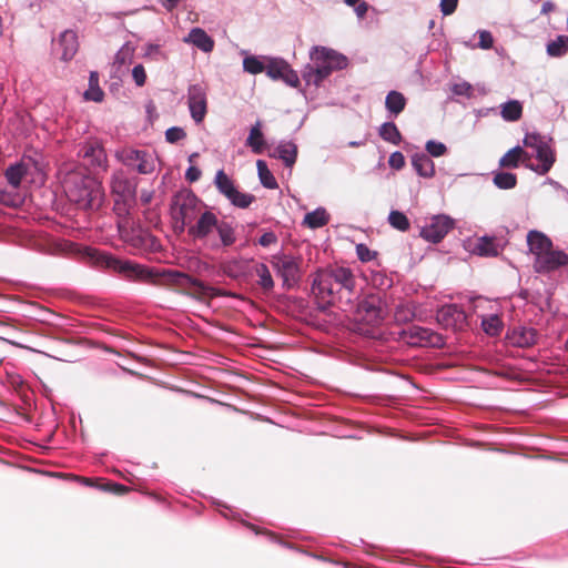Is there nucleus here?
<instances>
[{"label": "nucleus", "mask_w": 568, "mask_h": 568, "mask_svg": "<svg viewBox=\"0 0 568 568\" xmlns=\"http://www.w3.org/2000/svg\"><path fill=\"white\" fill-rule=\"evenodd\" d=\"M276 152L286 166L292 168L296 162L297 146L293 142L281 143Z\"/></svg>", "instance_id": "cd10ccee"}, {"label": "nucleus", "mask_w": 568, "mask_h": 568, "mask_svg": "<svg viewBox=\"0 0 568 568\" xmlns=\"http://www.w3.org/2000/svg\"><path fill=\"white\" fill-rule=\"evenodd\" d=\"M114 267L130 278L142 280L151 275L149 270L131 262L114 261Z\"/></svg>", "instance_id": "5701e85b"}, {"label": "nucleus", "mask_w": 568, "mask_h": 568, "mask_svg": "<svg viewBox=\"0 0 568 568\" xmlns=\"http://www.w3.org/2000/svg\"><path fill=\"white\" fill-rule=\"evenodd\" d=\"M388 223L395 230L400 232H406L410 227V222L408 217L400 211L393 210L388 215Z\"/></svg>", "instance_id": "4c0bfd02"}, {"label": "nucleus", "mask_w": 568, "mask_h": 568, "mask_svg": "<svg viewBox=\"0 0 568 568\" xmlns=\"http://www.w3.org/2000/svg\"><path fill=\"white\" fill-rule=\"evenodd\" d=\"M458 6V0H440L439 7L444 16L453 14Z\"/></svg>", "instance_id": "5fc2aeb1"}, {"label": "nucleus", "mask_w": 568, "mask_h": 568, "mask_svg": "<svg viewBox=\"0 0 568 568\" xmlns=\"http://www.w3.org/2000/svg\"><path fill=\"white\" fill-rule=\"evenodd\" d=\"M162 276L169 284L179 286V287H190L194 277L190 276L186 273L179 272L175 270H166L163 271Z\"/></svg>", "instance_id": "c85d7f7f"}, {"label": "nucleus", "mask_w": 568, "mask_h": 568, "mask_svg": "<svg viewBox=\"0 0 568 568\" xmlns=\"http://www.w3.org/2000/svg\"><path fill=\"white\" fill-rule=\"evenodd\" d=\"M356 278L348 267L331 266L313 274L312 293L320 308L338 305L346 311L355 296Z\"/></svg>", "instance_id": "f257e3e1"}, {"label": "nucleus", "mask_w": 568, "mask_h": 568, "mask_svg": "<svg viewBox=\"0 0 568 568\" xmlns=\"http://www.w3.org/2000/svg\"><path fill=\"white\" fill-rule=\"evenodd\" d=\"M190 287L193 288V292L190 293L192 297H195L197 300H203L206 296H212L214 293V288L205 285L203 282H201L197 278H193Z\"/></svg>", "instance_id": "37998d69"}, {"label": "nucleus", "mask_w": 568, "mask_h": 568, "mask_svg": "<svg viewBox=\"0 0 568 568\" xmlns=\"http://www.w3.org/2000/svg\"><path fill=\"white\" fill-rule=\"evenodd\" d=\"M256 166L262 185L270 190L277 189L278 184L276 182V179L268 170L267 164L263 160H257Z\"/></svg>", "instance_id": "473e14b6"}, {"label": "nucleus", "mask_w": 568, "mask_h": 568, "mask_svg": "<svg viewBox=\"0 0 568 568\" xmlns=\"http://www.w3.org/2000/svg\"><path fill=\"white\" fill-rule=\"evenodd\" d=\"M255 275L258 277V285L264 293H270L274 288V281L268 267L264 263H256L253 267Z\"/></svg>", "instance_id": "393cba45"}, {"label": "nucleus", "mask_w": 568, "mask_h": 568, "mask_svg": "<svg viewBox=\"0 0 568 568\" xmlns=\"http://www.w3.org/2000/svg\"><path fill=\"white\" fill-rule=\"evenodd\" d=\"M185 178L190 182H195L201 178V170L196 166H190L186 170Z\"/></svg>", "instance_id": "bf43d9fd"}, {"label": "nucleus", "mask_w": 568, "mask_h": 568, "mask_svg": "<svg viewBox=\"0 0 568 568\" xmlns=\"http://www.w3.org/2000/svg\"><path fill=\"white\" fill-rule=\"evenodd\" d=\"M523 115V105L517 100H510L501 105V116L506 121H518Z\"/></svg>", "instance_id": "7c9ffc66"}, {"label": "nucleus", "mask_w": 568, "mask_h": 568, "mask_svg": "<svg viewBox=\"0 0 568 568\" xmlns=\"http://www.w3.org/2000/svg\"><path fill=\"white\" fill-rule=\"evenodd\" d=\"M214 183L219 192L236 207L246 209L255 201L253 194L239 191L223 170L216 172Z\"/></svg>", "instance_id": "0eeeda50"}, {"label": "nucleus", "mask_w": 568, "mask_h": 568, "mask_svg": "<svg viewBox=\"0 0 568 568\" xmlns=\"http://www.w3.org/2000/svg\"><path fill=\"white\" fill-rule=\"evenodd\" d=\"M527 243L535 258L552 246L551 240L539 231H530L527 235Z\"/></svg>", "instance_id": "a211bd4d"}, {"label": "nucleus", "mask_w": 568, "mask_h": 568, "mask_svg": "<svg viewBox=\"0 0 568 568\" xmlns=\"http://www.w3.org/2000/svg\"><path fill=\"white\" fill-rule=\"evenodd\" d=\"M282 80L291 87L296 88L300 83L297 73L288 65L284 72Z\"/></svg>", "instance_id": "864d4df0"}, {"label": "nucleus", "mask_w": 568, "mask_h": 568, "mask_svg": "<svg viewBox=\"0 0 568 568\" xmlns=\"http://www.w3.org/2000/svg\"><path fill=\"white\" fill-rule=\"evenodd\" d=\"M356 253L362 262H369L374 260L377 255L376 252L371 251L365 244H358L356 246Z\"/></svg>", "instance_id": "09e8293b"}, {"label": "nucleus", "mask_w": 568, "mask_h": 568, "mask_svg": "<svg viewBox=\"0 0 568 568\" xmlns=\"http://www.w3.org/2000/svg\"><path fill=\"white\" fill-rule=\"evenodd\" d=\"M474 251L480 256H496L498 254L495 240L487 236L478 239Z\"/></svg>", "instance_id": "72a5a7b5"}, {"label": "nucleus", "mask_w": 568, "mask_h": 568, "mask_svg": "<svg viewBox=\"0 0 568 568\" xmlns=\"http://www.w3.org/2000/svg\"><path fill=\"white\" fill-rule=\"evenodd\" d=\"M552 139H546L538 133H529L524 138V146L534 150V156L538 163L532 171L538 175H546L556 162V150L551 145Z\"/></svg>", "instance_id": "39448f33"}, {"label": "nucleus", "mask_w": 568, "mask_h": 568, "mask_svg": "<svg viewBox=\"0 0 568 568\" xmlns=\"http://www.w3.org/2000/svg\"><path fill=\"white\" fill-rule=\"evenodd\" d=\"M243 68L251 74H257L265 70L263 62L255 57H247L243 61Z\"/></svg>", "instance_id": "c03bdc74"}, {"label": "nucleus", "mask_w": 568, "mask_h": 568, "mask_svg": "<svg viewBox=\"0 0 568 568\" xmlns=\"http://www.w3.org/2000/svg\"><path fill=\"white\" fill-rule=\"evenodd\" d=\"M534 154L528 153L524 150L523 158L520 160V163H523L527 169H530L532 171V168H535L536 164L531 162Z\"/></svg>", "instance_id": "680f3d73"}, {"label": "nucleus", "mask_w": 568, "mask_h": 568, "mask_svg": "<svg viewBox=\"0 0 568 568\" xmlns=\"http://www.w3.org/2000/svg\"><path fill=\"white\" fill-rule=\"evenodd\" d=\"M187 99L192 119L196 123H201L204 120L207 112L206 93L201 87L193 85L189 90Z\"/></svg>", "instance_id": "2eb2a0df"}, {"label": "nucleus", "mask_w": 568, "mask_h": 568, "mask_svg": "<svg viewBox=\"0 0 568 568\" xmlns=\"http://www.w3.org/2000/svg\"><path fill=\"white\" fill-rule=\"evenodd\" d=\"M185 41L204 52H211L214 48V40L201 28L192 29Z\"/></svg>", "instance_id": "412c9836"}, {"label": "nucleus", "mask_w": 568, "mask_h": 568, "mask_svg": "<svg viewBox=\"0 0 568 568\" xmlns=\"http://www.w3.org/2000/svg\"><path fill=\"white\" fill-rule=\"evenodd\" d=\"M388 164L392 169L400 170L405 166V158L400 152H394L389 155Z\"/></svg>", "instance_id": "603ef678"}, {"label": "nucleus", "mask_w": 568, "mask_h": 568, "mask_svg": "<svg viewBox=\"0 0 568 568\" xmlns=\"http://www.w3.org/2000/svg\"><path fill=\"white\" fill-rule=\"evenodd\" d=\"M524 154L521 146H515L506 152L499 160V166L506 169H516L520 164V160Z\"/></svg>", "instance_id": "c756f323"}, {"label": "nucleus", "mask_w": 568, "mask_h": 568, "mask_svg": "<svg viewBox=\"0 0 568 568\" xmlns=\"http://www.w3.org/2000/svg\"><path fill=\"white\" fill-rule=\"evenodd\" d=\"M367 10H368V4L366 2H361L355 8V12H356L357 17L361 19L365 17V14L367 13Z\"/></svg>", "instance_id": "e2e57ef3"}, {"label": "nucleus", "mask_w": 568, "mask_h": 568, "mask_svg": "<svg viewBox=\"0 0 568 568\" xmlns=\"http://www.w3.org/2000/svg\"><path fill=\"white\" fill-rule=\"evenodd\" d=\"M277 242V236L274 232H265L260 239L258 243L260 245L267 247L272 244H275Z\"/></svg>", "instance_id": "13d9d810"}, {"label": "nucleus", "mask_w": 568, "mask_h": 568, "mask_svg": "<svg viewBox=\"0 0 568 568\" xmlns=\"http://www.w3.org/2000/svg\"><path fill=\"white\" fill-rule=\"evenodd\" d=\"M112 487H113L114 491H116V493H125L129 490L128 487H125L121 484H113Z\"/></svg>", "instance_id": "69168bd1"}, {"label": "nucleus", "mask_w": 568, "mask_h": 568, "mask_svg": "<svg viewBox=\"0 0 568 568\" xmlns=\"http://www.w3.org/2000/svg\"><path fill=\"white\" fill-rule=\"evenodd\" d=\"M436 320L446 329H463L467 323L465 312L457 305H445L438 312Z\"/></svg>", "instance_id": "ddd939ff"}, {"label": "nucleus", "mask_w": 568, "mask_h": 568, "mask_svg": "<svg viewBox=\"0 0 568 568\" xmlns=\"http://www.w3.org/2000/svg\"><path fill=\"white\" fill-rule=\"evenodd\" d=\"M180 1L181 0H161V3L166 10L172 11L178 7Z\"/></svg>", "instance_id": "0e129e2a"}, {"label": "nucleus", "mask_w": 568, "mask_h": 568, "mask_svg": "<svg viewBox=\"0 0 568 568\" xmlns=\"http://www.w3.org/2000/svg\"><path fill=\"white\" fill-rule=\"evenodd\" d=\"M412 316H413V314L408 310H406L404 307H398L396 313H395V318L397 321H407Z\"/></svg>", "instance_id": "052dcab7"}, {"label": "nucleus", "mask_w": 568, "mask_h": 568, "mask_svg": "<svg viewBox=\"0 0 568 568\" xmlns=\"http://www.w3.org/2000/svg\"><path fill=\"white\" fill-rule=\"evenodd\" d=\"M329 221V215L325 209H316L304 216L303 224L310 229H318L326 225Z\"/></svg>", "instance_id": "a878e982"}, {"label": "nucleus", "mask_w": 568, "mask_h": 568, "mask_svg": "<svg viewBox=\"0 0 568 568\" xmlns=\"http://www.w3.org/2000/svg\"><path fill=\"white\" fill-rule=\"evenodd\" d=\"M454 227V221L447 215H435L420 230V236L428 242L438 243Z\"/></svg>", "instance_id": "9b49d317"}, {"label": "nucleus", "mask_w": 568, "mask_h": 568, "mask_svg": "<svg viewBox=\"0 0 568 568\" xmlns=\"http://www.w3.org/2000/svg\"><path fill=\"white\" fill-rule=\"evenodd\" d=\"M27 174V166L23 163L11 165L6 171V178L9 184L18 187L21 184L23 176Z\"/></svg>", "instance_id": "c9c22d12"}, {"label": "nucleus", "mask_w": 568, "mask_h": 568, "mask_svg": "<svg viewBox=\"0 0 568 568\" xmlns=\"http://www.w3.org/2000/svg\"><path fill=\"white\" fill-rule=\"evenodd\" d=\"M318 60L324 61L332 72L342 70L347 65V59L343 54L327 48H318Z\"/></svg>", "instance_id": "6ab92c4d"}, {"label": "nucleus", "mask_w": 568, "mask_h": 568, "mask_svg": "<svg viewBox=\"0 0 568 568\" xmlns=\"http://www.w3.org/2000/svg\"><path fill=\"white\" fill-rule=\"evenodd\" d=\"M287 67H288V63H286L285 61L275 60V61L270 62L266 65L265 72L273 80H280V79L282 80Z\"/></svg>", "instance_id": "79ce46f5"}, {"label": "nucleus", "mask_w": 568, "mask_h": 568, "mask_svg": "<svg viewBox=\"0 0 568 568\" xmlns=\"http://www.w3.org/2000/svg\"><path fill=\"white\" fill-rule=\"evenodd\" d=\"M99 74L98 72L95 71H92L90 73V79H89V90L85 91L84 93V98L87 100H91V101H95V102H101L103 100V91L99 88Z\"/></svg>", "instance_id": "e433bc0d"}, {"label": "nucleus", "mask_w": 568, "mask_h": 568, "mask_svg": "<svg viewBox=\"0 0 568 568\" xmlns=\"http://www.w3.org/2000/svg\"><path fill=\"white\" fill-rule=\"evenodd\" d=\"M412 165L423 178H432L435 174V165L432 159L424 153H417L412 156Z\"/></svg>", "instance_id": "4be33fe9"}, {"label": "nucleus", "mask_w": 568, "mask_h": 568, "mask_svg": "<svg viewBox=\"0 0 568 568\" xmlns=\"http://www.w3.org/2000/svg\"><path fill=\"white\" fill-rule=\"evenodd\" d=\"M494 44L493 36L489 31H480L479 32V47L481 49H490Z\"/></svg>", "instance_id": "4d7b16f0"}, {"label": "nucleus", "mask_w": 568, "mask_h": 568, "mask_svg": "<svg viewBox=\"0 0 568 568\" xmlns=\"http://www.w3.org/2000/svg\"><path fill=\"white\" fill-rule=\"evenodd\" d=\"M527 334L529 335V338H526V344L535 343V333L532 331H529Z\"/></svg>", "instance_id": "338daca9"}, {"label": "nucleus", "mask_w": 568, "mask_h": 568, "mask_svg": "<svg viewBox=\"0 0 568 568\" xmlns=\"http://www.w3.org/2000/svg\"><path fill=\"white\" fill-rule=\"evenodd\" d=\"M387 315L385 303L378 295L363 298L356 306L355 320L369 326L379 325Z\"/></svg>", "instance_id": "423d86ee"}, {"label": "nucleus", "mask_w": 568, "mask_h": 568, "mask_svg": "<svg viewBox=\"0 0 568 568\" xmlns=\"http://www.w3.org/2000/svg\"><path fill=\"white\" fill-rule=\"evenodd\" d=\"M494 183L499 189H513L517 184V176L509 172H498L494 176Z\"/></svg>", "instance_id": "a19ab883"}, {"label": "nucleus", "mask_w": 568, "mask_h": 568, "mask_svg": "<svg viewBox=\"0 0 568 568\" xmlns=\"http://www.w3.org/2000/svg\"><path fill=\"white\" fill-rule=\"evenodd\" d=\"M406 103L407 101L404 94L395 90L389 91L385 99V108L394 116H397L404 111Z\"/></svg>", "instance_id": "b1692460"}, {"label": "nucleus", "mask_w": 568, "mask_h": 568, "mask_svg": "<svg viewBox=\"0 0 568 568\" xmlns=\"http://www.w3.org/2000/svg\"><path fill=\"white\" fill-rule=\"evenodd\" d=\"M248 261L232 258L221 263V270L224 275L232 280H240L246 275Z\"/></svg>", "instance_id": "aec40b11"}, {"label": "nucleus", "mask_w": 568, "mask_h": 568, "mask_svg": "<svg viewBox=\"0 0 568 568\" xmlns=\"http://www.w3.org/2000/svg\"><path fill=\"white\" fill-rule=\"evenodd\" d=\"M124 165L135 169L141 174H150L154 171L152 156L142 150L123 149L115 154Z\"/></svg>", "instance_id": "9d476101"}, {"label": "nucleus", "mask_w": 568, "mask_h": 568, "mask_svg": "<svg viewBox=\"0 0 568 568\" xmlns=\"http://www.w3.org/2000/svg\"><path fill=\"white\" fill-rule=\"evenodd\" d=\"M568 264V254L550 246L545 253L535 258L534 268L537 273H547Z\"/></svg>", "instance_id": "4468645a"}, {"label": "nucleus", "mask_w": 568, "mask_h": 568, "mask_svg": "<svg viewBox=\"0 0 568 568\" xmlns=\"http://www.w3.org/2000/svg\"><path fill=\"white\" fill-rule=\"evenodd\" d=\"M311 59L315 64V72L317 74L315 85L318 87L322 83V81L325 80L332 73V70L324 61L318 60V48L314 49Z\"/></svg>", "instance_id": "58836bf2"}, {"label": "nucleus", "mask_w": 568, "mask_h": 568, "mask_svg": "<svg viewBox=\"0 0 568 568\" xmlns=\"http://www.w3.org/2000/svg\"><path fill=\"white\" fill-rule=\"evenodd\" d=\"M453 93L456 95H465L471 98L474 93L473 85L466 81L455 83L452 88Z\"/></svg>", "instance_id": "de8ad7c7"}, {"label": "nucleus", "mask_w": 568, "mask_h": 568, "mask_svg": "<svg viewBox=\"0 0 568 568\" xmlns=\"http://www.w3.org/2000/svg\"><path fill=\"white\" fill-rule=\"evenodd\" d=\"M61 50V59L70 61L79 49L78 36L73 30H65L61 33L58 42Z\"/></svg>", "instance_id": "f3484780"}, {"label": "nucleus", "mask_w": 568, "mask_h": 568, "mask_svg": "<svg viewBox=\"0 0 568 568\" xmlns=\"http://www.w3.org/2000/svg\"><path fill=\"white\" fill-rule=\"evenodd\" d=\"M403 334L407 337V342L413 345H423L430 347L444 346L443 336L426 327L410 326L407 329L403 331Z\"/></svg>", "instance_id": "f8f14e48"}, {"label": "nucleus", "mask_w": 568, "mask_h": 568, "mask_svg": "<svg viewBox=\"0 0 568 568\" xmlns=\"http://www.w3.org/2000/svg\"><path fill=\"white\" fill-rule=\"evenodd\" d=\"M272 264L282 277L283 286L286 288H292L300 282L302 277L301 257H294L286 254L275 255L273 256Z\"/></svg>", "instance_id": "6e6552de"}, {"label": "nucleus", "mask_w": 568, "mask_h": 568, "mask_svg": "<svg viewBox=\"0 0 568 568\" xmlns=\"http://www.w3.org/2000/svg\"><path fill=\"white\" fill-rule=\"evenodd\" d=\"M379 136L392 144L398 145L402 141V134L394 122H386L379 128Z\"/></svg>", "instance_id": "2f4dec72"}, {"label": "nucleus", "mask_w": 568, "mask_h": 568, "mask_svg": "<svg viewBox=\"0 0 568 568\" xmlns=\"http://www.w3.org/2000/svg\"><path fill=\"white\" fill-rule=\"evenodd\" d=\"M132 54H133L132 49L124 45L115 54L114 62L120 65L125 64L129 60H131Z\"/></svg>", "instance_id": "3c124183"}, {"label": "nucleus", "mask_w": 568, "mask_h": 568, "mask_svg": "<svg viewBox=\"0 0 568 568\" xmlns=\"http://www.w3.org/2000/svg\"><path fill=\"white\" fill-rule=\"evenodd\" d=\"M61 173L64 193L79 209L97 211L103 205L105 193L102 183L83 168L65 164Z\"/></svg>", "instance_id": "f03ea898"}, {"label": "nucleus", "mask_w": 568, "mask_h": 568, "mask_svg": "<svg viewBox=\"0 0 568 568\" xmlns=\"http://www.w3.org/2000/svg\"><path fill=\"white\" fill-rule=\"evenodd\" d=\"M426 151L435 158L442 156L447 152V148L444 143L437 141H428L426 143Z\"/></svg>", "instance_id": "49530a36"}, {"label": "nucleus", "mask_w": 568, "mask_h": 568, "mask_svg": "<svg viewBox=\"0 0 568 568\" xmlns=\"http://www.w3.org/2000/svg\"><path fill=\"white\" fill-rule=\"evenodd\" d=\"M568 52V37L558 36L556 40L547 44V53L550 57L559 58Z\"/></svg>", "instance_id": "f704fd0d"}, {"label": "nucleus", "mask_w": 568, "mask_h": 568, "mask_svg": "<svg viewBox=\"0 0 568 568\" xmlns=\"http://www.w3.org/2000/svg\"><path fill=\"white\" fill-rule=\"evenodd\" d=\"M344 1H345L346 4H348L351 7H353V6H355L356 3L359 2V0H344Z\"/></svg>", "instance_id": "774afa93"}, {"label": "nucleus", "mask_w": 568, "mask_h": 568, "mask_svg": "<svg viewBox=\"0 0 568 568\" xmlns=\"http://www.w3.org/2000/svg\"><path fill=\"white\" fill-rule=\"evenodd\" d=\"M201 209V200L189 190L178 192L171 202L172 216L176 222H181V230L194 224L192 222L203 213Z\"/></svg>", "instance_id": "20e7f679"}, {"label": "nucleus", "mask_w": 568, "mask_h": 568, "mask_svg": "<svg viewBox=\"0 0 568 568\" xmlns=\"http://www.w3.org/2000/svg\"><path fill=\"white\" fill-rule=\"evenodd\" d=\"M79 156L83 160V164L92 170H108V156L100 141L90 140L84 142L80 150Z\"/></svg>", "instance_id": "1a4fd4ad"}, {"label": "nucleus", "mask_w": 568, "mask_h": 568, "mask_svg": "<svg viewBox=\"0 0 568 568\" xmlns=\"http://www.w3.org/2000/svg\"><path fill=\"white\" fill-rule=\"evenodd\" d=\"M303 79L306 81L307 84H314L315 80H317V74L315 72V64H307L303 70Z\"/></svg>", "instance_id": "6e6d98bb"}, {"label": "nucleus", "mask_w": 568, "mask_h": 568, "mask_svg": "<svg viewBox=\"0 0 568 568\" xmlns=\"http://www.w3.org/2000/svg\"><path fill=\"white\" fill-rule=\"evenodd\" d=\"M111 191L125 201L135 196V185L126 178L123 171H115L111 178Z\"/></svg>", "instance_id": "dca6fc26"}, {"label": "nucleus", "mask_w": 568, "mask_h": 568, "mask_svg": "<svg viewBox=\"0 0 568 568\" xmlns=\"http://www.w3.org/2000/svg\"><path fill=\"white\" fill-rule=\"evenodd\" d=\"M261 121H257L250 130L248 138L246 140V145L252 149V151L256 154L262 153L264 148V139L263 133L261 131Z\"/></svg>", "instance_id": "bb28decb"}, {"label": "nucleus", "mask_w": 568, "mask_h": 568, "mask_svg": "<svg viewBox=\"0 0 568 568\" xmlns=\"http://www.w3.org/2000/svg\"><path fill=\"white\" fill-rule=\"evenodd\" d=\"M481 327L490 336H497L503 329V322L497 315H490L483 318Z\"/></svg>", "instance_id": "ea45409f"}, {"label": "nucleus", "mask_w": 568, "mask_h": 568, "mask_svg": "<svg viewBox=\"0 0 568 568\" xmlns=\"http://www.w3.org/2000/svg\"><path fill=\"white\" fill-rule=\"evenodd\" d=\"M185 136H186L185 131L179 126H172L165 131V140L169 143H176V142L185 139Z\"/></svg>", "instance_id": "a18cd8bd"}, {"label": "nucleus", "mask_w": 568, "mask_h": 568, "mask_svg": "<svg viewBox=\"0 0 568 568\" xmlns=\"http://www.w3.org/2000/svg\"><path fill=\"white\" fill-rule=\"evenodd\" d=\"M132 77L138 87H143L146 81V73L142 64H138L132 70Z\"/></svg>", "instance_id": "8fccbe9b"}, {"label": "nucleus", "mask_w": 568, "mask_h": 568, "mask_svg": "<svg viewBox=\"0 0 568 568\" xmlns=\"http://www.w3.org/2000/svg\"><path fill=\"white\" fill-rule=\"evenodd\" d=\"M187 233L213 251L231 247L237 240L236 226L219 219L209 210L200 214L196 222L189 227Z\"/></svg>", "instance_id": "7ed1b4c3"}]
</instances>
